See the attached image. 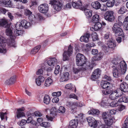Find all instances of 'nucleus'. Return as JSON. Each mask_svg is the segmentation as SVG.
Returning <instances> with one entry per match:
<instances>
[{
	"mask_svg": "<svg viewBox=\"0 0 128 128\" xmlns=\"http://www.w3.org/2000/svg\"><path fill=\"white\" fill-rule=\"evenodd\" d=\"M59 99L57 97H55L53 98L52 100L53 103H57L58 102Z\"/></svg>",
	"mask_w": 128,
	"mask_h": 128,
	"instance_id": "62",
	"label": "nucleus"
},
{
	"mask_svg": "<svg viewBox=\"0 0 128 128\" xmlns=\"http://www.w3.org/2000/svg\"><path fill=\"white\" fill-rule=\"evenodd\" d=\"M114 0H109L106 2L107 6L108 7H112L114 5Z\"/></svg>",
	"mask_w": 128,
	"mask_h": 128,
	"instance_id": "44",
	"label": "nucleus"
},
{
	"mask_svg": "<svg viewBox=\"0 0 128 128\" xmlns=\"http://www.w3.org/2000/svg\"><path fill=\"white\" fill-rule=\"evenodd\" d=\"M122 94L120 89H118L109 95L110 98L112 100H115L121 96Z\"/></svg>",
	"mask_w": 128,
	"mask_h": 128,
	"instance_id": "8",
	"label": "nucleus"
},
{
	"mask_svg": "<svg viewBox=\"0 0 128 128\" xmlns=\"http://www.w3.org/2000/svg\"><path fill=\"white\" fill-rule=\"evenodd\" d=\"M41 46H38L34 48L30 52L31 54H35L38 52Z\"/></svg>",
	"mask_w": 128,
	"mask_h": 128,
	"instance_id": "39",
	"label": "nucleus"
},
{
	"mask_svg": "<svg viewBox=\"0 0 128 128\" xmlns=\"http://www.w3.org/2000/svg\"><path fill=\"white\" fill-rule=\"evenodd\" d=\"M122 91L124 92H128V84L126 82H123L121 84L120 86V89Z\"/></svg>",
	"mask_w": 128,
	"mask_h": 128,
	"instance_id": "22",
	"label": "nucleus"
},
{
	"mask_svg": "<svg viewBox=\"0 0 128 128\" xmlns=\"http://www.w3.org/2000/svg\"><path fill=\"white\" fill-rule=\"evenodd\" d=\"M127 12V10L126 7L124 6H122L118 10V13L120 14H122Z\"/></svg>",
	"mask_w": 128,
	"mask_h": 128,
	"instance_id": "38",
	"label": "nucleus"
},
{
	"mask_svg": "<svg viewBox=\"0 0 128 128\" xmlns=\"http://www.w3.org/2000/svg\"><path fill=\"white\" fill-rule=\"evenodd\" d=\"M94 25L90 28V30L92 31H94L102 30V24L101 23L97 22H95Z\"/></svg>",
	"mask_w": 128,
	"mask_h": 128,
	"instance_id": "16",
	"label": "nucleus"
},
{
	"mask_svg": "<svg viewBox=\"0 0 128 128\" xmlns=\"http://www.w3.org/2000/svg\"><path fill=\"white\" fill-rule=\"evenodd\" d=\"M60 66L59 65H57L55 68L54 73L55 74H58L59 72Z\"/></svg>",
	"mask_w": 128,
	"mask_h": 128,
	"instance_id": "59",
	"label": "nucleus"
},
{
	"mask_svg": "<svg viewBox=\"0 0 128 128\" xmlns=\"http://www.w3.org/2000/svg\"><path fill=\"white\" fill-rule=\"evenodd\" d=\"M50 101V98L49 96L47 95L46 94L44 98V103L47 104H48Z\"/></svg>",
	"mask_w": 128,
	"mask_h": 128,
	"instance_id": "41",
	"label": "nucleus"
},
{
	"mask_svg": "<svg viewBox=\"0 0 128 128\" xmlns=\"http://www.w3.org/2000/svg\"><path fill=\"white\" fill-rule=\"evenodd\" d=\"M65 87L66 89H68L70 90H72L74 89L75 92H76V89L74 85H72L71 84L66 85Z\"/></svg>",
	"mask_w": 128,
	"mask_h": 128,
	"instance_id": "43",
	"label": "nucleus"
},
{
	"mask_svg": "<svg viewBox=\"0 0 128 128\" xmlns=\"http://www.w3.org/2000/svg\"><path fill=\"white\" fill-rule=\"evenodd\" d=\"M72 6L74 8L82 9L83 7L81 1H78L77 2H72Z\"/></svg>",
	"mask_w": 128,
	"mask_h": 128,
	"instance_id": "20",
	"label": "nucleus"
},
{
	"mask_svg": "<svg viewBox=\"0 0 128 128\" xmlns=\"http://www.w3.org/2000/svg\"><path fill=\"white\" fill-rule=\"evenodd\" d=\"M101 71L99 69H96L93 72L91 76V79L93 80L98 79L101 74Z\"/></svg>",
	"mask_w": 128,
	"mask_h": 128,
	"instance_id": "15",
	"label": "nucleus"
},
{
	"mask_svg": "<svg viewBox=\"0 0 128 128\" xmlns=\"http://www.w3.org/2000/svg\"><path fill=\"white\" fill-rule=\"evenodd\" d=\"M122 24V22L120 21L114 24L112 28V30L116 36H120L122 34L123 32L120 27Z\"/></svg>",
	"mask_w": 128,
	"mask_h": 128,
	"instance_id": "4",
	"label": "nucleus"
},
{
	"mask_svg": "<svg viewBox=\"0 0 128 128\" xmlns=\"http://www.w3.org/2000/svg\"><path fill=\"white\" fill-rule=\"evenodd\" d=\"M15 27L16 30L14 32V34L16 36H18L21 34V30L22 28L20 22H17L16 25Z\"/></svg>",
	"mask_w": 128,
	"mask_h": 128,
	"instance_id": "13",
	"label": "nucleus"
},
{
	"mask_svg": "<svg viewBox=\"0 0 128 128\" xmlns=\"http://www.w3.org/2000/svg\"><path fill=\"white\" fill-rule=\"evenodd\" d=\"M11 2L10 0H1L0 1V5L3 6H10Z\"/></svg>",
	"mask_w": 128,
	"mask_h": 128,
	"instance_id": "25",
	"label": "nucleus"
},
{
	"mask_svg": "<svg viewBox=\"0 0 128 128\" xmlns=\"http://www.w3.org/2000/svg\"><path fill=\"white\" fill-rule=\"evenodd\" d=\"M16 76H13L10 79H8L5 81V83L6 84H10L14 83L16 81Z\"/></svg>",
	"mask_w": 128,
	"mask_h": 128,
	"instance_id": "32",
	"label": "nucleus"
},
{
	"mask_svg": "<svg viewBox=\"0 0 128 128\" xmlns=\"http://www.w3.org/2000/svg\"><path fill=\"white\" fill-rule=\"evenodd\" d=\"M125 106L122 105H120L119 106L118 108V110L119 111H122L125 109Z\"/></svg>",
	"mask_w": 128,
	"mask_h": 128,
	"instance_id": "58",
	"label": "nucleus"
},
{
	"mask_svg": "<svg viewBox=\"0 0 128 128\" xmlns=\"http://www.w3.org/2000/svg\"><path fill=\"white\" fill-rule=\"evenodd\" d=\"M118 102H124L127 103L128 102V99L127 96L124 95L121 98L118 100Z\"/></svg>",
	"mask_w": 128,
	"mask_h": 128,
	"instance_id": "37",
	"label": "nucleus"
},
{
	"mask_svg": "<svg viewBox=\"0 0 128 128\" xmlns=\"http://www.w3.org/2000/svg\"><path fill=\"white\" fill-rule=\"evenodd\" d=\"M92 6L95 9L98 10L100 9L101 7V5L100 2L98 1H95L91 3Z\"/></svg>",
	"mask_w": 128,
	"mask_h": 128,
	"instance_id": "33",
	"label": "nucleus"
},
{
	"mask_svg": "<svg viewBox=\"0 0 128 128\" xmlns=\"http://www.w3.org/2000/svg\"><path fill=\"white\" fill-rule=\"evenodd\" d=\"M45 80L44 77L42 76H40L36 79L35 82L36 85L38 86H40L42 83Z\"/></svg>",
	"mask_w": 128,
	"mask_h": 128,
	"instance_id": "24",
	"label": "nucleus"
},
{
	"mask_svg": "<svg viewBox=\"0 0 128 128\" xmlns=\"http://www.w3.org/2000/svg\"><path fill=\"white\" fill-rule=\"evenodd\" d=\"M26 122L27 123H31V124L33 125L32 126L31 128L32 127L34 128L36 127L37 123L34 120H33L32 118L31 117H29L26 120Z\"/></svg>",
	"mask_w": 128,
	"mask_h": 128,
	"instance_id": "30",
	"label": "nucleus"
},
{
	"mask_svg": "<svg viewBox=\"0 0 128 128\" xmlns=\"http://www.w3.org/2000/svg\"><path fill=\"white\" fill-rule=\"evenodd\" d=\"M69 74L68 72H66L62 76L60 80L61 82H63L67 80L68 79Z\"/></svg>",
	"mask_w": 128,
	"mask_h": 128,
	"instance_id": "31",
	"label": "nucleus"
},
{
	"mask_svg": "<svg viewBox=\"0 0 128 128\" xmlns=\"http://www.w3.org/2000/svg\"><path fill=\"white\" fill-rule=\"evenodd\" d=\"M6 33L7 35L10 36V39L6 40V39L0 35V52L5 54L6 52V44L10 46L14 47L16 46L14 40L16 36L14 34H12V30L10 28H8L6 31Z\"/></svg>",
	"mask_w": 128,
	"mask_h": 128,
	"instance_id": "1",
	"label": "nucleus"
},
{
	"mask_svg": "<svg viewBox=\"0 0 128 128\" xmlns=\"http://www.w3.org/2000/svg\"><path fill=\"white\" fill-rule=\"evenodd\" d=\"M50 4L53 6L54 9L56 11L60 10L62 6V4L60 2L56 0H51L50 1Z\"/></svg>",
	"mask_w": 128,
	"mask_h": 128,
	"instance_id": "7",
	"label": "nucleus"
},
{
	"mask_svg": "<svg viewBox=\"0 0 128 128\" xmlns=\"http://www.w3.org/2000/svg\"><path fill=\"white\" fill-rule=\"evenodd\" d=\"M53 82V81L51 78H49L46 79L44 84V86L48 87L51 85Z\"/></svg>",
	"mask_w": 128,
	"mask_h": 128,
	"instance_id": "35",
	"label": "nucleus"
},
{
	"mask_svg": "<svg viewBox=\"0 0 128 128\" xmlns=\"http://www.w3.org/2000/svg\"><path fill=\"white\" fill-rule=\"evenodd\" d=\"M114 12L112 11L109 10L106 12L105 14L104 18L106 20L108 21H113L114 19Z\"/></svg>",
	"mask_w": 128,
	"mask_h": 128,
	"instance_id": "9",
	"label": "nucleus"
},
{
	"mask_svg": "<svg viewBox=\"0 0 128 128\" xmlns=\"http://www.w3.org/2000/svg\"><path fill=\"white\" fill-rule=\"evenodd\" d=\"M7 113L6 112L4 113L3 112H1L0 113V117L2 120H3L4 119V118L6 117V120H7V116H6Z\"/></svg>",
	"mask_w": 128,
	"mask_h": 128,
	"instance_id": "51",
	"label": "nucleus"
},
{
	"mask_svg": "<svg viewBox=\"0 0 128 128\" xmlns=\"http://www.w3.org/2000/svg\"><path fill=\"white\" fill-rule=\"evenodd\" d=\"M112 92V90L110 89H106V90H102V92L105 95H108L111 93Z\"/></svg>",
	"mask_w": 128,
	"mask_h": 128,
	"instance_id": "46",
	"label": "nucleus"
},
{
	"mask_svg": "<svg viewBox=\"0 0 128 128\" xmlns=\"http://www.w3.org/2000/svg\"><path fill=\"white\" fill-rule=\"evenodd\" d=\"M76 60V65L78 66H82V69L83 70L91 69L93 68L92 65H87L86 58L84 55L80 53L77 54Z\"/></svg>",
	"mask_w": 128,
	"mask_h": 128,
	"instance_id": "3",
	"label": "nucleus"
},
{
	"mask_svg": "<svg viewBox=\"0 0 128 128\" xmlns=\"http://www.w3.org/2000/svg\"><path fill=\"white\" fill-rule=\"evenodd\" d=\"M123 128H128V116L126 118L123 125Z\"/></svg>",
	"mask_w": 128,
	"mask_h": 128,
	"instance_id": "53",
	"label": "nucleus"
},
{
	"mask_svg": "<svg viewBox=\"0 0 128 128\" xmlns=\"http://www.w3.org/2000/svg\"><path fill=\"white\" fill-rule=\"evenodd\" d=\"M72 69L73 72L75 74H78L81 70L80 68H73Z\"/></svg>",
	"mask_w": 128,
	"mask_h": 128,
	"instance_id": "48",
	"label": "nucleus"
},
{
	"mask_svg": "<svg viewBox=\"0 0 128 128\" xmlns=\"http://www.w3.org/2000/svg\"><path fill=\"white\" fill-rule=\"evenodd\" d=\"M47 60V63L50 66L55 65L58 62L57 60L55 58H48Z\"/></svg>",
	"mask_w": 128,
	"mask_h": 128,
	"instance_id": "23",
	"label": "nucleus"
},
{
	"mask_svg": "<svg viewBox=\"0 0 128 128\" xmlns=\"http://www.w3.org/2000/svg\"><path fill=\"white\" fill-rule=\"evenodd\" d=\"M24 110V107H22L21 108L17 109V112H16V116L18 118H19L25 116V114L22 112Z\"/></svg>",
	"mask_w": 128,
	"mask_h": 128,
	"instance_id": "19",
	"label": "nucleus"
},
{
	"mask_svg": "<svg viewBox=\"0 0 128 128\" xmlns=\"http://www.w3.org/2000/svg\"><path fill=\"white\" fill-rule=\"evenodd\" d=\"M111 62L114 64L112 67L114 77L117 78L126 73L127 65L124 61H122L119 62L117 59L113 58Z\"/></svg>",
	"mask_w": 128,
	"mask_h": 128,
	"instance_id": "2",
	"label": "nucleus"
},
{
	"mask_svg": "<svg viewBox=\"0 0 128 128\" xmlns=\"http://www.w3.org/2000/svg\"><path fill=\"white\" fill-rule=\"evenodd\" d=\"M90 37V34H89L86 33L84 35L82 36L80 40L81 42H88L89 41V38Z\"/></svg>",
	"mask_w": 128,
	"mask_h": 128,
	"instance_id": "27",
	"label": "nucleus"
},
{
	"mask_svg": "<svg viewBox=\"0 0 128 128\" xmlns=\"http://www.w3.org/2000/svg\"><path fill=\"white\" fill-rule=\"evenodd\" d=\"M66 109L63 106H60L58 109V112L62 113H64L65 112Z\"/></svg>",
	"mask_w": 128,
	"mask_h": 128,
	"instance_id": "50",
	"label": "nucleus"
},
{
	"mask_svg": "<svg viewBox=\"0 0 128 128\" xmlns=\"http://www.w3.org/2000/svg\"><path fill=\"white\" fill-rule=\"evenodd\" d=\"M66 105L72 110L76 109L77 107L76 102H68L66 103Z\"/></svg>",
	"mask_w": 128,
	"mask_h": 128,
	"instance_id": "21",
	"label": "nucleus"
},
{
	"mask_svg": "<svg viewBox=\"0 0 128 128\" xmlns=\"http://www.w3.org/2000/svg\"><path fill=\"white\" fill-rule=\"evenodd\" d=\"M78 123V119L72 120L70 122L68 128H76Z\"/></svg>",
	"mask_w": 128,
	"mask_h": 128,
	"instance_id": "18",
	"label": "nucleus"
},
{
	"mask_svg": "<svg viewBox=\"0 0 128 128\" xmlns=\"http://www.w3.org/2000/svg\"><path fill=\"white\" fill-rule=\"evenodd\" d=\"M86 120L90 126L95 128L97 126V122L95 119L92 117L89 116L86 118Z\"/></svg>",
	"mask_w": 128,
	"mask_h": 128,
	"instance_id": "12",
	"label": "nucleus"
},
{
	"mask_svg": "<svg viewBox=\"0 0 128 128\" xmlns=\"http://www.w3.org/2000/svg\"><path fill=\"white\" fill-rule=\"evenodd\" d=\"M34 114L36 116H42V114L40 112L36 111L34 112Z\"/></svg>",
	"mask_w": 128,
	"mask_h": 128,
	"instance_id": "64",
	"label": "nucleus"
},
{
	"mask_svg": "<svg viewBox=\"0 0 128 128\" xmlns=\"http://www.w3.org/2000/svg\"><path fill=\"white\" fill-rule=\"evenodd\" d=\"M88 113L89 114L98 115L99 114L100 112L98 110L92 109L89 110L88 112Z\"/></svg>",
	"mask_w": 128,
	"mask_h": 128,
	"instance_id": "36",
	"label": "nucleus"
},
{
	"mask_svg": "<svg viewBox=\"0 0 128 128\" xmlns=\"http://www.w3.org/2000/svg\"><path fill=\"white\" fill-rule=\"evenodd\" d=\"M92 36L93 40H96L98 39L97 34L95 32H94L92 33Z\"/></svg>",
	"mask_w": 128,
	"mask_h": 128,
	"instance_id": "54",
	"label": "nucleus"
},
{
	"mask_svg": "<svg viewBox=\"0 0 128 128\" xmlns=\"http://www.w3.org/2000/svg\"><path fill=\"white\" fill-rule=\"evenodd\" d=\"M97 58L96 56H94L92 58L91 63L90 65H92L93 66V65L95 63V62L97 61Z\"/></svg>",
	"mask_w": 128,
	"mask_h": 128,
	"instance_id": "57",
	"label": "nucleus"
},
{
	"mask_svg": "<svg viewBox=\"0 0 128 128\" xmlns=\"http://www.w3.org/2000/svg\"><path fill=\"white\" fill-rule=\"evenodd\" d=\"M100 20V18L98 13L95 12L93 15L92 19V22L95 23L96 22H98Z\"/></svg>",
	"mask_w": 128,
	"mask_h": 128,
	"instance_id": "26",
	"label": "nucleus"
},
{
	"mask_svg": "<svg viewBox=\"0 0 128 128\" xmlns=\"http://www.w3.org/2000/svg\"><path fill=\"white\" fill-rule=\"evenodd\" d=\"M103 54L102 52H100L96 57L98 60H100L102 58Z\"/></svg>",
	"mask_w": 128,
	"mask_h": 128,
	"instance_id": "55",
	"label": "nucleus"
},
{
	"mask_svg": "<svg viewBox=\"0 0 128 128\" xmlns=\"http://www.w3.org/2000/svg\"><path fill=\"white\" fill-rule=\"evenodd\" d=\"M40 125L44 127H48L50 126V124L47 122H43L40 124Z\"/></svg>",
	"mask_w": 128,
	"mask_h": 128,
	"instance_id": "47",
	"label": "nucleus"
},
{
	"mask_svg": "<svg viewBox=\"0 0 128 128\" xmlns=\"http://www.w3.org/2000/svg\"><path fill=\"white\" fill-rule=\"evenodd\" d=\"M26 120L23 119L21 120L18 122V124L20 126H22L25 124L26 123Z\"/></svg>",
	"mask_w": 128,
	"mask_h": 128,
	"instance_id": "56",
	"label": "nucleus"
},
{
	"mask_svg": "<svg viewBox=\"0 0 128 128\" xmlns=\"http://www.w3.org/2000/svg\"><path fill=\"white\" fill-rule=\"evenodd\" d=\"M102 116L105 123L107 126H109L112 124L114 118L110 115L105 112L103 113Z\"/></svg>",
	"mask_w": 128,
	"mask_h": 128,
	"instance_id": "5",
	"label": "nucleus"
},
{
	"mask_svg": "<svg viewBox=\"0 0 128 128\" xmlns=\"http://www.w3.org/2000/svg\"><path fill=\"white\" fill-rule=\"evenodd\" d=\"M24 14L25 15L28 16L32 14V12L28 9H26L24 10Z\"/></svg>",
	"mask_w": 128,
	"mask_h": 128,
	"instance_id": "49",
	"label": "nucleus"
},
{
	"mask_svg": "<svg viewBox=\"0 0 128 128\" xmlns=\"http://www.w3.org/2000/svg\"><path fill=\"white\" fill-rule=\"evenodd\" d=\"M107 102V98H102L99 104L100 106L103 107L106 105Z\"/></svg>",
	"mask_w": 128,
	"mask_h": 128,
	"instance_id": "42",
	"label": "nucleus"
},
{
	"mask_svg": "<svg viewBox=\"0 0 128 128\" xmlns=\"http://www.w3.org/2000/svg\"><path fill=\"white\" fill-rule=\"evenodd\" d=\"M72 48L70 45L68 46V50L64 51L63 54V60L64 61H65L69 60L72 53Z\"/></svg>",
	"mask_w": 128,
	"mask_h": 128,
	"instance_id": "6",
	"label": "nucleus"
},
{
	"mask_svg": "<svg viewBox=\"0 0 128 128\" xmlns=\"http://www.w3.org/2000/svg\"><path fill=\"white\" fill-rule=\"evenodd\" d=\"M62 92L60 91L54 92L52 94V96H60Z\"/></svg>",
	"mask_w": 128,
	"mask_h": 128,
	"instance_id": "52",
	"label": "nucleus"
},
{
	"mask_svg": "<svg viewBox=\"0 0 128 128\" xmlns=\"http://www.w3.org/2000/svg\"><path fill=\"white\" fill-rule=\"evenodd\" d=\"M123 27L124 29L126 30H128V23L126 22H124L123 24Z\"/></svg>",
	"mask_w": 128,
	"mask_h": 128,
	"instance_id": "60",
	"label": "nucleus"
},
{
	"mask_svg": "<svg viewBox=\"0 0 128 128\" xmlns=\"http://www.w3.org/2000/svg\"><path fill=\"white\" fill-rule=\"evenodd\" d=\"M43 72V70L40 69H39L36 72V74L38 75H40L42 74Z\"/></svg>",
	"mask_w": 128,
	"mask_h": 128,
	"instance_id": "63",
	"label": "nucleus"
},
{
	"mask_svg": "<svg viewBox=\"0 0 128 128\" xmlns=\"http://www.w3.org/2000/svg\"><path fill=\"white\" fill-rule=\"evenodd\" d=\"M100 86L103 89H110L112 87V84L107 81L104 80L101 82Z\"/></svg>",
	"mask_w": 128,
	"mask_h": 128,
	"instance_id": "17",
	"label": "nucleus"
},
{
	"mask_svg": "<svg viewBox=\"0 0 128 128\" xmlns=\"http://www.w3.org/2000/svg\"><path fill=\"white\" fill-rule=\"evenodd\" d=\"M76 118H78V122H79V124H82L84 122L85 120L83 118V114H78L77 115L75 114Z\"/></svg>",
	"mask_w": 128,
	"mask_h": 128,
	"instance_id": "29",
	"label": "nucleus"
},
{
	"mask_svg": "<svg viewBox=\"0 0 128 128\" xmlns=\"http://www.w3.org/2000/svg\"><path fill=\"white\" fill-rule=\"evenodd\" d=\"M48 9V6L46 4H40L38 7V9L40 12L42 14H45L47 12Z\"/></svg>",
	"mask_w": 128,
	"mask_h": 128,
	"instance_id": "11",
	"label": "nucleus"
},
{
	"mask_svg": "<svg viewBox=\"0 0 128 128\" xmlns=\"http://www.w3.org/2000/svg\"><path fill=\"white\" fill-rule=\"evenodd\" d=\"M107 44L108 47L110 48H113L115 46V45L112 39L108 41Z\"/></svg>",
	"mask_w": 128,
	"mask_h": 128,
	"instance_id": "40",
	"label": "nucleus"
},
{
	"mask_svg": "<svg viewBox=\"0 0 128 128\" xmlns=\"http://www.w3.org/2000/svg\"><path fill=\"white\" fill-rule=\"evenodd\" d=\"M81 9L84 11L87 18H88L92 16V11L90 10L89 7L88 5L83 7Z\"/></svg>",
	"mask_w": 128,
	"mask_h": 128,
	"instance_id": "14",
	"label": "nucleus"
},
{
	"mask_svg": "<svg viewBox=\"0 0 128 128\" xmlns=\"http://www.w3.org/2000/svg\"><path fill=\"white\" fill-rule=\"evenodd\" d=\"M69 97L70 98H72L76 99L77 100L78 99V97L74 94H72L69 96Z\"/></svg>",
	"mask_w": 128,
	"mask_h": 128,
	"instance_id": "61",
	"label": "nucleus"
},
{
	"mask_svg": "<svg viewBox=\"0 0 128 128\" xmlns=\"http://www.w3.org/2000/svg\"><path fill=\"white\" fill-rule=\"evenodd\" d=\"M8 24L7 20L6 18L0 19V27H6Z\"/></svg>",
	"mask_w": 128,
	"mask_h": 128,
	"instance_id": "34",
	"label": "nucleus"
},
{
	"mask_svg": "<svg viewBox=\"0 0 128 128\" xmlns=\"http://www.w3.org/2000/svg\"><path fill=\"white\" fill-rule=\"evenodd\" d=\"M118 102V101H113L110 104V106L112 107L118 106L119 105Z\"/></svg>",
	"mask_w": 128,
	"mask_h": 128,
	"instance_id": "45",
	"label": "nucleus"
},
{
	"mask_svg": "<svg viewBox=\"0 0 128 128\" xmlns=\"http://www.w3.org/2000/svg\"><path fill=\"white\" fill-rule=\"evenodd\" d=\"M57 112V110L56 108L52 107L50 110V114L46 116L48 120L52 121L54 116L56 115Z\"/></svg>",
	"mask_w": 128,
	"mask_h": 128,
	"instance_id": "10",
	"label": "nucleus"
},
{
	"mask_svg": "<svg viewBox=\"0 0 128 128\" xmlns=\"http://www.w3.org/2000/svg\"><path fill=\"white\" fill-rule=\"evenodd\" d=\"M28 16L29 19L31 21L32 24H35V23L38 22V19L34 14H32Z\"/></svg>",
	"mask_w": 128,
	"mask_h": 128,
	"instance_id": "28",
	"label": "nucleus"
}]
</instances>
